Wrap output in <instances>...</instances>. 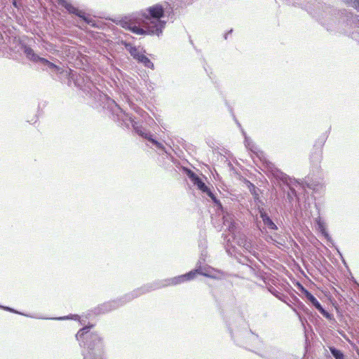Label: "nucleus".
Wrapping results in <instances>:
<instances>
[{"mask_svg": "<svg viewBox=\"0 0 359 359\" xmlns=\"http://www.w3.org/2000/svg\"><path fill=\"white\" fill-rule=\"evenodd\" d=\"M172 8L168 2L156 4L147 8L142 18H134L123 22V27L137 34H150L159 36L166 22L161 20L165 13H170Z\"/></svg>", "mask_w": 359, "mask_h": 359, "instance_id": "f257e3e1", "label": "nucleus"}, {"mask_svg": "<svg viewBox=\"0 0 359 359\" xmlns=\"http://www.w3.org/2000/svg\"><path fill=\"white\" fill-rule=\"evenodd\" d=\"M90 327L81 329L76 337L78 340L86 335L87 351L83 353L84 359H103V345L102 339L96 333L88 334Z\"/></svg>", "mask_w": 359, "mask_h": 359, "instance_id": "f03ea898", "label": "nucleus"}, {"mask_svg": "<svg viewBox=\"0 0 359 359\" xmlns=\"http://www.w3.org/2000/svg\"><path fill=\"white\" fill-rule=\"evenodd\" d=\"M196 274H201L208 277H214L212 274V270L210 268L199 267L198 269L194 271H191L186 274L179 276L168 280V285H177L184 281L194 279Z\"/></svg>", "mask_w": 359, "mask_h": 359, "instance_id": "7ed1b4c3", "label": "nucleus"}, {"mask_svg": "<svg viewBox=\"0 0 359 359\" xmlns=\"http://www.w3.org/2000/svg\"><path fill=\"white\" fill-rule=\"evenodd\" d=\"M119 114H117L118 119L121 120L122 122L127 126H132L135 132L140 136L144 135V130L141 127L137 126L136 122L133 120L132 116L128 114H126L121 108L118 107Z\"/></svg>", "mask_w": 359, "mask_h": 359, "instance_id": "20e7f679", "label": "nucleus"}, {"mask_svg": "<svg viewBox=\"0 0 359 359\" xmlns=\"http://www.w3.org/2000/svg\"><path fill=\"white\" fill-rule=\"evenodd\" d=\"M130 55L138 62H142L144 65L148 68H154V64L151 62V60L146 57L142 52L136 47L129 46L127 47Z\"/></svg>", "mask_w": 359, "mask_h": 359, "instance_id": "39448f33", "label": "nucleus"}, {"mask_svg": "<svg viewBox=\"0 0 359 359\" xmlns=\"http://www.w3.org/2000/svg\"><path fill=\"white\" fill-rule=\"evenodd\" d=\"M56 1H57V3L60 5L65 7L68 11L69 13H74V14L79 16L80 18L83 19V20L86 23L94 26L93 21L90 18H89L88 17H86L84 15V13L79 11L76 8H75L71 4L68 3L66 0H56Z\"/></svg>", "mask_w": 359, "mask_h": 359, "instance_id": "423d86ee", "label": "nucleus"}, {"mask_svg": "<svg viewBox=\"0 0 359 359\" xmlns=\"http://www.w3.org/2000/svg\"><path fill=\"white\" fill-rule=\"evenodd\" d=\"M260 217L262 218L264 224L269 230H277L278 227L275 223L271 219L266 212L264 211V209L259 210Z\"/></svg>", "mask_w": 359, "mask_h": 359, "instance_id": "0eeeda50", "label": "nucleus"}, {"mask_svg": "<svg viewBox=\"0 0 359 359\" xmlns=\"http://www.w3.org/2000/svg\"><path fill=\"white\" fill-rule=\"evenodd\" d=\"M223 224L224 226H226L231 233L234 234L236 226L233 216L231 214L226 212L224 215Z\"/></svg>", "mask_w": 359, "mask_h": 359, "instance_id": "6e6552de", "label": "nucleus"}, {"mask_svg": "<svg viewBox=\"0 0 359 359\" xmlns=\"http://www.w3.org/2000/svg\"><path fill=\"white\" fill-rule=\"evenodd\" d=\"M40 63L41 65L46 66V69L50 71L51 72H54L56 74H61L63 72L62 69L61 67L57 66L54 63L47 60L45 58H42V60H41Z\"/></svg>", "mask_w": 359, "mask_h": 359, "instance_id": "1a4fd4ad", "label": "nucleus"}, {"mask_svg": "<svg viewBox=\"0 0 359 359\" xmlns=\"http://www.w3.org/2000/svg\"><path fill=\"white\" fill-rule=\"evenodd\" d=\"M198 189H200L202 192L207 194V195L211 198L212 201L217 205L222 206L219 201L216 198L215 195L212 193L210 189L205 185V184L202 181L197 186Z\"/></svg>", "mask_w": 359, "mask_h": 359, "instance_id": "9d476101", "label": "nucleus"}, {"mask_svg": "<svg viewBox=\"0 0 359 359\" xmlns=\"http://www.w3.org/2000/svg\"><path fill=\"white\" fill-rule=\"evenodd\" d=\"M24 53L28 59L34 62H41V60L43 58L35 54L33 49L28 46H25Z\"/></svg>", "mask_w": 359, "mask_h": 359, "instance_id": "9b49d317", "label": "nucleus"}, {"mask_svg": "<svg viewBox=\"0 0 359 359\" xmlns=\"http://www.w3.org/2000/svg\"><path fill=\"white\" fill-rule=\"evenodd\" d=\"M305 294L307 299L315 306L317 310H318L322 306L317 299L309 292L306 291Z\"/></svg>", "mask_w": 359, "mask_h": 359, "instance_id": "f8f14e48", "label": "nucleus"}, {"mask_svg": "<svg viewBox=\"0 0 359 359\" xmlns=\"http://www.w3.org/2000/svg\"><path fill=\"white\" fill-rule=\"evenodd\" d=\"M142 137H144V138L151 141L157 148L161 149H164L163 144L161 143L156 141L155 140L152 139L151 137V135L149 133H145L144 131V135Z\"/></svg>", "mask_w": 359, "mask_h": 359, "instance_id": "ddd939ff", "label": "nucleus"}, {"mask_svg": "<svg viewBox=\"0 0 359 359\" xmlns=\"http://www.w3.org/2000/svg\"><path fill=\"white\" fill-rule=\"evenodd\" d=\"M246 252L255 255V250L250 241H247L242 246Z\"/></svg>", "mask_w": 359, "mask_h": 359, "instance_id": "4468645a", "label": "nucleus"}, {"mask_svg": "<svg viewBox=\"0 0 359 359\" xmlns=\"http://www.w3.org/2000/svg\"><path fill=\"white\" fill-rule=\"evenodd\" d=\"M330 352L335 359H344V354L341 351L337 349L334 347L330 348Z\"/></svg>", "mask_w": 359, "mask_h": 359, "instance_id": "2eb2a0df", "label": "nucleus"}, {"mask_svg": "<svg viewBox=\"0 0 359 359\" xmlns=\"http://www.w3.org/2000/svg\"><path fill=\"white\" fill-rule=\"evenodd\" d=\"M189 177L194 185L198 186L202 180L193 172L189 171Z\"/></svg>", "mask_w": 359, "mask_h": 359, "instance_id": "dca6fc26", "label": "nucleus"}, {"mask_svg": "<svg viewBox=\"0 0 359 359\" xmlns=\"http://www.w3.org/2000/svg\"><path fill=\"white\" fill-rule=\"evenodd\" d=\"M234 238L236 240L237 243L241 247L248 241L245 235H240L238 237L235 236Z\"/></svg>", "mask_w": 359, "mask_h": 359, "instance_id": "f3484780", "label": "nucleus"}, {"mask_svg": "<svg viewBox=\"0 0 359 359\" xmlns=\"http://www.w3.org/2000/svg\"><path fill=\"white\" fill-rule=\"evenodd\" d=\"M318 311L327 319L332 320L333 318L332 315L325 311L323 306H321Z\"/></svg>", "mask_w": 359, "mask_h": 359, "instance_id": "a211bd4d", "label": "nucleus"}, {"mask_svg": "<svg viewBox=\"0 0 359 359\" xmlns=\"http://www.w3.org/2000/svg\"><path fill=\"white\" fill-rule=\"evenodd\" d=\"M318 227L319 229H320L322 233L327 238V239L330 238V236H329V234L325 231V229H324L323 227V223L320 222V221H319L318 222Z\"/></svg>", "mask_w": 359, "mask_h": 359, "instance_id": "6ab92c4d", "label": "nucleus"}, {"mask_svg": "<svg viewBox=\"0 0 359 359\" xmlns=\"http://www.w3.org/2000/svg\"><path fill=\"white\" fill-rule=\"evenodd\" d=\"M348 2H351L353 4V6L359 11V0H346Z\"/></svg>", "mask_w": 359, "mask_h": 359, "instance_id": "aec40b11", "label": "nucleus"}, {"mask_svg": "<svg viewBox=\"0 0 359 359\" xmlns=\"http://www.w3.org/2000/svg\"><path fill=\"white\" fill-rule=\"evenodd\" d=\"M141 294V292H140L139 290H137V291H134L133 293L131 294L132 297H129L128 298V300H130L135 297H137L138 295H140Z\"/></svg>", "mask_w": 359, "mask_h": 359, "instance_id": "412c9836", "label": "nucleus"}, {"mask_svg": "<svg viewBox=\"0 0 359 359\" xmlns=\"http://www.w3.org/2000/svg\"><path fill=\"white\" fill-rule=\"evenodd\" d=\"M0 308H2V309H4V310L9 311H11V312H15L13 309H11V308H9V307H6V306H0Z\"/></svg>", "mask_w": 359, "mask_h": 359, "instance_id": "4be33fe9", "label": "nucleus"}, {"mask_svg": "<svg viewBox=\"0 0 359 359\" xmlns=\"http://www.w3.org/2000/svg\"><path fill=\"white\" fill-rule=\"evenodd\" d=\"M245 142H246V147L249 148L252 151H254L252 147H250V144L248 143V141L247 138L245 137Z\"/></svg>", "mask_w": 359, "mask_h": 359, "instance_id": "5701e85b", "label": "nucleus"}, {"mask_svg": "<svg viewBox=\"0 0 359 359\" xmlns=\"http://www.w3.org/2000/svg\"><path fill=\"white\" fill-rule=\"evenodd\" d=\"M75 84L77 85L78 86H79L81 88H83V86L80 84L78 79H76Z\"/></svg>", "mask_w": 359, "mask_h": 359, "instance_id": "b1692460", "label": "nucleus"}, {"mask_svg": "<svg viewBox=\"0 0 359 359\" xmlns=\"http://www.w3.org/2000/svg\"><path fill=\"white\" fill-rule=\"evenodd\" d=\"M290 191H291V192H292V194L293 195H295V194H296V193H295V190H294V188H292V187H290Z\"/></svg>", "mask_w": 359, "mask_h": 359, "instance_id": "393cba45", "label": "nucleus"}, {"mask_svg": "<svg viewBox=\"0 0 359 359\" xmlns=\"http://www.w3.org/2000/svg\"><path fill=\"white\" fill-rule=\"evenodd\" d=\"M13 5L15 7H16V8L18 7L16 0H13Z\"/></svg>", "mask_w": 359, "mask_h": 359, "instance_id": "a878e982", "label": "nucleus"}, {"mask_svg": "<svg viewBox=\"0 0 359 359\" xmlns=\"http://www.w3.org/2000/svg\"><path fill=\"white\" fill-rule=\"evenodd\" d=\"M90 84H91V83H90V82H89V81H88V83H87V86H86V87H87L88 88H90Z\"/></svg>", "mask_w": 359, "mask_h": 359, "instance_id": "bb28decb", "label": "nucleus"}, {"mask_svg": "<svg viewBox=\"0 0 359 359\" xmlns=\"http://www.w3.org/2000/svg\"><path fill=\"white\" fill-rule=\"evenodd\" d=\"M250 186L252 187V189L255 190V185H253L252 184H250Z\"/></svg>", "mask_w": 359, "mask_h": 359, "instance_id": "cd10ccee", "label": "nucleus"}, {"mask_svg": "<svg viewBox=\"0 0 359 359\" xmlns=\"http://www.w3.org/2000/svg\"><path fill=\"white\" fill-rule=\"evenodd\" d=\"M111 309V308H109V309H104V311H109Z\"/></svg>", "mask_w": 359, "mask_h": 359, "instance_id": "c85d7f7f", "label": "nucleus"}, {"mask_svg": "<svg viewBox=\"0 0 359 359\" xmlns=\"http://www.w3.org/2000/svg\"><path fill=\"white\" fill-rule=\"evenodd\" d=\"M66 318H65V317H62V318H59L58 319H60V320H62V319H66Z\"/></svg>", "mask_w": 359, "mask_h": 359, "instance_id": "c756f323", "label": "nucleus"}, {"mask_svg": "<svg viewBox=\"0 0 359 359\" xmlns=\"http://www.w3.org/2000/svg\"><path fill=\"white\" fill-rule=\"evenodd\" d=\"M149 290H148V289H147V290H145L144 291V292H149Z\"/></svg>", "mask_w": 359, "mask_h": 359, "instance_id": "7c9ffc66", "label": "nucleus"}, {"mask_svg": "<svg viewBox=\"0 0 359 359\" xmlns=\"http://www.w3.org/2000/svg\"><path fill=\"white\" fill-rule=\"evenodd\" d=\"M288 197H289V198H290V197H291V196H290V193L288 194Z\"/></svg>", "mask_w": 359, "mask_h": 359, "instance_id": "2f4dec72", "label": "nucleus"}]
</instances>
